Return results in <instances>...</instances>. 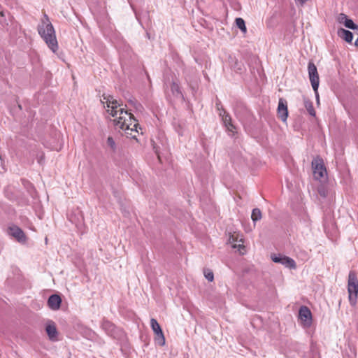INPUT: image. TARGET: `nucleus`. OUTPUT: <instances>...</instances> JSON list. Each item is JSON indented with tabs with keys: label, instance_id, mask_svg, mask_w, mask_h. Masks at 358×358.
I'll list each match as a JSON object with an SVG mask.
<instances>
[{
	"label": "nucleus",
	"instance_id": "nucleus-29",
	"mask_svg": "<svg viewBox=\"0 0 358 358\" xmlns=\"http://www.w3.org/2000/svg\"><path fill=\"white\" fill-rule=\"evenodd\" d=\"M241 245L233 244L232 247L234 248H239Z\"/></svg>",
	"mask_w": 358,
	"mask_h": 358
},
{
	"label": "nucleus",
	"instance_id": "nucleus-22",
	"mask_svg": "<svg viewBox=\"0 0 358 358\" xmlns=\"http://www.w3.org/2000/svg\"><path fill=\"white\" fill-rule=\"evenodd\" d=\"M107 143L108 145L112 148H114L115 145V143L112 137H108L107 139Z\"/></svg>",
	"mask_w": 358,
	"mask_h": 358
},
{
	"label": "nucleus",
	"instance_id": "nucleus-18",
	"mask_svg": "<svg viewBox=\"0 0 358 358\" xmlns=\"http://www.w3.org/2000/svg\"><path fill=\"white\" fill-rule=\"evenodd\" d=\"M236 24L237 27H238L243 33H245L247 31L246 26L245 24V21L241 17H238L236 19Z\"/></svg>",
	"mask_w": 358,
	"mask_h": 358
},
{
	"label": "nucleus",
	"instance_id": "nucleus-2",
	"mask_svg": "<svg viewBox=\"0 0 358 358\" xmlns=\"http://www.w3.org/2000/svg\"><path fill=\"white\" fill-rule=\"evenodd\" d=\"M38 31L50 49L55 52L58 48L55 31L48 16L45 13L43 15L41 24L38 27Z\"/></svg>",
	"mask_w": 358,
	"mask_h": 358
},
{
	"label": "nucleus",
	"instance_id": "nucleus-26",
	"mask_svg": "<svg viewBox=\"0 0 358 358\" xmlns=\"http://www.w3.org/2000/svg\"><path fill=\"white\" fill-rule=\"evenodd\" d=\"M318 192L321 196L324 197L326 196L325 191L324 190V189H320Z\"/></svg>",
	"mask_w": 358,
	"mask_h": 358
},
{
	"label": "nucleus",
	"instance_id": "nucleus-10",
	"mask_svg": "<svg viewBox=\"0 0 358 358\" xmlns=\"http://www.w3.org/2000/svg\"><path fill=\"white\" fill-rule=\"evenodd\" d=\"M219 115L222 117L223 123L227 131L229 133H231V135H234V134L236 132V127L232 124L231 117L229 113L225 110H222V113H219Z\"/></svg>",
	"mask_w": 358,
	"mask_h": 358
},
{
	"label": "nucleus",
	"instance_id": "nucleus-25",
	"mask_svg": "<svg viewBox=\"0 0 358 358\" xmlns=\"http://www.w3.org/2000/svg\"><path fill=\"white\" fill-rule=\"evenodd\" d=\"M237 241L236 238L234 237V235H231L229 236V241L231 243H234V242H236Z\"/></svg>",
	"mask_w": 358,
	"mask_h": 358
},
{
	"label": "nucleus",
	"instance_id": "nucleus-11",
	"mask_svg": "<svg viewBox=\"0 0 358 358\" xmlns=\"http://www.w3.org/2000/svg\"><path fill=\"white\" fill-rule=\"evenodd\" d=\"M278 117L282 122H286L287 117H288V110H287V101L282 98H280L279 99V102H278Z\"/></svg>",
	"mask_w": 358,
	"mask_h": 358
},
{
	"label": "nucleus",
	"instance_id": "nucleus-7",
	"mask_svg": "<svg viewBox=\"0 0 358 358\" xmlns=\"http://www.w3.org/2000/svg\"><path fill=\"white\" fill-rule=\"evenodd\" d=\"M271 259L273 262H274L275 263L281 264L282 265H284L287 268L292 269H295L296 268L295 261L293 259L285 255H282L280 254L273 255L271 256Z\"/></svg>",
	"mask_w": 358,
	"mask_h": 358
},
{
	"label": "nucleus",
	"instance_id": "nucleus-28",
	"mask_svg": "<svg viewBox=\"0 0 358 358\" xmlns=\"http://www.w3.org/2000/svg\"><path fill=\"white\" fill-rule=\"evenodd\" d=\"M153 148H154V150H155V153H156L157 155H158V150H157V149L155 148V146H154V147H153ZM158 157H159V156H158Z\"/></svg>",
	"mask_w": 358,
	"mask_h": 358
},
{
	"label": "nucleus",
	"instance_id": "nucleus-20",
	"mask_svg": "<svg viewBox=\"0 0 358 358\" xmlns=\"http://www.w3.org/2000/svg\"><path fill=\"white\" fill-rule=\"evenodd\" d=\"M204 275L206 278L210 281L212 282L214 279V275L213 273L210 270H206L204 271Z\"/></svg>",
	"mask_w": 358,
	"mask_h": 358
},
{
	"label": "nucleus",
	"instance_id": "nucleus-4",
	"mask_svg": "<svg viewBox=\"0 0 358 358\" xmlns=\"http://www.w3.org/2000/svg\"><path fill=\"white\" fill-rule=\"evenodd\" d=\"M313 177L317 180H321L327 175V169L324 164L323 159L317 157L312 161Z\"/></svg>",
	"mask_w": 358,
	"mask_h": 358
},
{
	"label": "nucleus",
	"instance_id": "nucleus-12",
	"mask_svg": "<svg viewBox=\"0 0 358 358\" xmlns=\"http://www.w3.org/2000/svg\"><path fill=\"white\" fill-rule=\"evenodd\" d=\"M45 331L48 336V338L52 341H57L58 331L56 325L54 322L50 321L46 327Z\"/></svg>",
	"mask_w": 358,
	"mask_h": 358
},
{
	"label": "nucleus",
	"instance_id": "nucleus-6",
	"mask_svg": "<svg viewBox=\"0 0 358 358\" xmlns=\"http://www.w3.org/2000/svg\"><path fill=\"white\" fill-rule=\"evenodd\" d=\"M150 326L155 334V342L160 346H163L165 344V338L161 327L157 320L152 318L150 320Z\"/></svg>",
	"mask_w": 358,
	"mask_h": 358
},
{
	"label": "nucleus",
	"instance_id": "nucleus-27",
	"mask_svg": "<svg viewBox=\"0 0 358 358\" xmlns=\"http://www.w3.org/2000/svg\"><path fill=\"white\" fill-rule=\"evenodd\" d=\"M315 96H316V99H317V103H320V99H319V94H318V92L317 91V93H315Z\"/></svg>",
	"mask_w": 358,
	"mask_h": 358
},
{
	"label": "nucleus",
	"instance_id": "nucleus-9",
	"mask_svg": "<svg viewBox=\"0 0 358 358\" xmlns=\"http://www.w3.org/2000/svg\"><path fill=\"white\" fill-rule=\"evenodd\" d=\"M8 234L13 237L20 243H24L27 241V236L24 231L17 226L13 225L8 229Z\"/></svg>",
	"mask_w": 358,
	"mask_h": 358
},
{
	"label": "nucleus",
	"instance_id": "nucleus-30",
	"mask_svg": "<svg viewBox=\"0 0 358 358\" xmlns=\"http://www.w3.org/2000/svg\"><path fill=\"white\" fill-rule=\"evenodd\" d=\"M241 69H241V67H238V70H239V71H241Z\"/></svg>",
	"mask_w": 358,
	"mask_h": 358
},
{
	"label": "nucleus",
	"instance_id": "nucleus-5",
	"mask_svg": "<svg viewBox=\"0 0 358 358\" xmlns=\"http://www.w3.org/2000/svg\"><path fill=\"white\" fill-rule=\"evenodd\" d=\"M308 76L309 79L312 85V87L315 92L317 93V90H318L319 84H320V78L317 73V67L313 62H309L308 66Z\"/></svg>",
	"mask_w": 358,
	"mask_h": 358
},
{
	"label": "nucleus",
	"instance_id": "nucleus-13",
	"mask_svg": "<svg viewBox=\"0 0 358 358\" xmlns=\"http://www.w3.org/2000/svg\"><path fill=\"white\" fill-rule=\"evenodd\" d=\"M62 303V299L57 294H52L48 300V306L52 310H59Z\"/></svg>",
	"mask_w": 358,
	"mask_h": 358
},
{
	"label": "nucleus",
	"instance_id": "nucleus-17",
	"mask_svg": "<svg viewBox=\"0 0 358 358\" xmlns=\"http://www.w3.org/2000/svg\"><path fill=\"white\" fill-rule=\"evenodd\" d=\"M251 218L254 222L262 219V212L259 208H254L252 211Z\"/></svg>",
	"mask_w": 358,
	"mask_h": 358
},
{
	"label": "nucleus",
	"instance_id": "nucleus-16",
	"mask_svg": "<svg viewBox=\"0 0 358 358\" xmlns=\"http://www.w3.org/2000/svg\"><path fill=\"white\" fill-rule=\"evenodd\" d=\"M173 94L177 98H183V95L178 83L173 82L171 86Z\"/></svg>",
	"mask_w": 358,
	"mask_h": 358
},
{
	"label": "nucleus",
	"instance_id": "nucleus-3",
	"mask_svg": "<svg viewBox=\"0 0 358 358\" xmlns=\"http://www.w3.org/2000/svg\"><path fill=\"white\" fill-rule=\"evenodd\" d=\"M348 291L350 303L354 306L358 294V279L354 271H350L348 275Z\"/></svg>",
	"mask_w": 358,
	"mask_h": 358
},
{
	"label": "nucleus",
	"instance_id": "nucleus-19",
	"mask_svg": "<svg viewBox=\"0 0 358 358\" xmlns=\"http://www.w3.org/2000/svg\"><path fill=\"white\" fill-rule=\"evenodd\" d=\"M343 24L347 28L352 29V30H353L354 28H356V25H357L356 24L354 23V22L351 19H349V18H348V20L344 21V24Z\"/></svg>",
	"mask_w": 358,
	"mask_h": 358
},
{
	"label": "nucleus",
	"instance_id": "nucleus-8",
	"mask_svg": "<svg viewBox=\"0 0 358 358\" xmlns=\"http://www.w3.org/2000/svg\"><path fill=\"white\" fill-rule=\"evenodd\" d=\"M299 317L304 327H310L312 324V313L306 306H301L299 309Z\"/></svg>",
	"mask_w": 358,
	"mask_h": 358
},
{
	"label": "nucleus",
	"instance_id": "nucleus-1",
	"mask_svg": "<svg viewBox=\"0 0 358 358\" xmlns=\"http://www.w3.org/2000/svg\"><path fill=\"white\" fill-rule=\"evenodd\" d=\"M103 99L107 105V108H110L108 110L110 114L113 117H116L114 120V122L116 127L125 131L127 136H130L132 138H136V135L133 134V132L138 133L137 128L138 123L135 119L134 115L129 113L128 110L124 108L118 107L121 106L119 101L114 99L110 95H103Z\"/></svg>",
	"mask_w": 358,
	"mask_h": 358
},
{
	"label": "nucleus",
	"instance_id": "nucleus-14",
	"mask_svg": "<svg viewBox=\"0 0 358 358\" xmlns=\"http://www.w3.org/2000/svg\"><path fill=\"white\" fill-rule=\"evenodd\" d=\"M339 36L344 39L348 43H351L353 39V34L348 30L341 28L338 31Z\"/></svg>",
	"mask_w": 358,
	"mask_h": 358
},
{
	"label": "nucleus",
	"instance_id": "nucleus-24",
	"mask_svg": "<svg viewBox=\"0 0 358 358\" xmlns=\"http://www.w3.org/2000/svg\"><path fill=\"white\" fill-rule=\"evenodd\" d=\"M129 102H130L132 105H134L136 109H138L139 108H141V107H142V106H141V105L140 103H137V102H136V101H134V100H129Z\"/></svg>",
	"mask_w": 358,
	"mask_h": 358
},
{
	"label": "nucleus",
	"instance_id": "nucleus-23",
	"mask_svg": "<svg viewBox=\"0 0 358 358\" xmlns=\"http://www.w3.org/2000/svg\"><path fill=\"white\" fill-rule=\"evenodd\" d=\"M215 106H216V108H217V110L220 111V113H222V110H224L223 108V106L220 102V101L217 100L216 101V103H215Z\"/></svg>",
	"mask_w": 358,
	"mask_h": 358
},
{
	"label": "nucleus",
	"instance_id": "nucleus-15",
	"mask_svg": "<svg viewBox=\"0 0 358 358\" xmlns=\"http://www.w3.org/2000/svg\"><path fill=\"white\" fill-rule=\"evenodd\" d=\"M303 103L306 109L308 112V113L315 117V110L313 107V102L308 98L303 97Z\"/></svg>",
	"mask_w": 358,
	"mask_h": 358
},
{
	"label": "nucleus",
	"instance_id": "nucleus-21",
	"mask_svg": "<svg viewBox=\"0 0 358 358\" xmlns=\"http://www.w3.org/2000/svg\"><path fill=\"white\" fill-rule=\"evenodd\" d=\"M348 16L344 13H340L338 17V22L341 24H344V21L348 20Z\"/></svg>",
	"mask_w": 358,
	"mask_h": 358
}]
</instances>
